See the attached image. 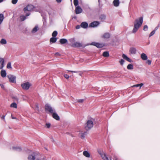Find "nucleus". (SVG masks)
I'll return each instance as SVG.
<instances>
[{
	"mask_svg": "<svg viewBox=\"0 0 160 160\" xmlns=\"http://www.w3.org/2000/svg\"><path fill=\"white\" fill-rule=\"evenodd\" d=\"M143 21V18L141 17L138 19L135 20L134 23V26L132 31L133 33H135L138 30L139 28L141 26Z\"/></svg>",
	"mask_w": 160,
	"mask_h": 160,
	"instance_id": "f257e3e1",
	"label": "nucleus"
},
{
	"mask_svg": "<svg viewBox=\"0 0 160 160\" xmlns=\"http://www.w3.org/2000/svg\"><path fill=\"white\" fill-rule=\"evenodd\" d=\"M98 152L99 154L101 155L102 159L104 160H112L111 157L108 158L107 157L106 154L103 152V151L101 150H98Z\"/></svg>",
	"mask_w": 160,
	"mask_h": 160,
	"instance_id": "f03ea898",
	"label": "nucleus"
},
{
	"mask_svg": "<svg viewBox=\"0 0 160 160\" xmlns=\"http://www.w3.org/2000/svg\"><path fill=\"white\" fill-rule=\"evenodd\" d=\"M93 122L91 120H89L87 121L86 125L85 126V129L88 130L91 129L93 126Z\"/></svg>",
	"mask_w": 160,
	"mask_h": 160,
	"instance_id": "7ed1b4c3",
	"label": "nucleus"
},
{
	"mask_svg": "<svg viewBox=\"0 0 160 160\" xmlns=\"http://www.w3.org/2000/svg\"><path fill=\"white\" fill-rule=\"evenodd\" d=\"M45 111L47 112L52 113L53 112H55V110L53 109L52 107L49 104H46L45 106Z\"/></svg>",
	"mask_w": 160,
	"mask_h": 160,
	"instance_id": "20e7f679",
	"label": "nucleus"
},
{
	"mask_svg": "<svg viewBox=\"0 0 160 160\" xmlns=\"http://www.w3.org/2000/svg\"><path fill=\"white\" fill-rule=\"evenodd\" d=\"M31 85L28 82H27L22 83L21 85L22 88L24 90H27L29 89Z\"/></svg>",
	"mask_w": 160,
	"mask_h": 160,
	"instance_id": "39448f33",
	"label": "nucleus"
},
{
	"mask_svg": "<svg viewBox=\"0 0 160 160\" xmlns=\"http://www.w3.org/2000/svg\"><path fill=\"white\" fill-rule=\"evenodd\" d=\"M7 77L8 78L10 82L15 83L16 82V77L15 76L12 75H8Z\"/></svg>",
	"mask_w": 160,
	"mask_h": 160,
	"instance_id": "423d86ee",
	"label": "nucleus"
},
{
	"mask_svg": "<svg viewBox=\"0 0 160 160\" xmlns=\"http://www.w3.org/2000/svg\"><path fill=\"white\" fill-rule=\"evenodd\" d=\"M34 8V6L32 5H28L27 6L24 8L23 10L25 12L27 11H31Z\"/></svg>",
	"mask_w": 160,
	"mask_h": 160,
	"instance_id": "0eeeda50",
	"label": "nucleus"
},
{
	"mask_svg": "<svg viewBox=\"0 0 160 160\" xmlns=\"http://www.w3.org/2000/svg\"><path fill=\"white\" fill-rule=\"evenodd\" d=\"M91 45H93L96 46L98 48H101L104 46V44L103 43H100L98 42H92L91 44Z\"/></svg>",
	"mask_w": 160,
	"mask_h": 160,
	"instance_id": "6e6552de",
	"label": "nucleus"
},
{
	"mask_svg": "<svg viewBox=\"0 0 160 160\" xmlns=\"http://www.w3.org/2000/svg\"><path fill=\"white\" fill-rule=\"evenodd\" d=\"M100 23L98 21H94L92 22L89 25V27H95L98 26Z\"/></svg>",
	"mask_w": 160,
	"mask_h": 160,
	"instance_id": "1a4fd4ad",
	"label": "nucleus"
},
{
	"mask_svg": "<svg viewBox=\"0 0 160 160\" xmlns=\"http://www.w3.org/2000/svg\"><path fill=\"white\" fill-rule=\"evenodd\" d=\"M5 66L4 59L3 58H0V69H2Z\"/></svg>",
	"mask_w": 160,
	"mask_h": 160,
	"instance_id": "9d476101",
	"label": "nucleus"
},
{
	"mask_svg": "<svg viewBox=\"0 0 160 160\" xmlns=\"http://www.w3.org/2000/svg\"><path fill=\"white\" fill-rule=\"evenodd\" d=\"M82 9L79 6H77L76 7L75 12L76 14H78L81 13L82 12Z\"/></svg>",
	"mask_w": 160,
	"mask_h": 160,
	"instance_id": "9b49d317",
	"label": "nucleus"
},
{
	"mask_svg": "<svg viewBox=\"0 0 160 160\" xmlns=\"http://www.w3.org/2000/svg\"><path fill=\"white\" fill-rule=\"evenodd\" d=\"M72 46L73 47H82L83 45L80 42H75L72 45Z\"/></svg>",
	"mask_w": 160,
	"mask_h": 160,
	"instance_id": "f8f14e48",
	"label": "nucleus"
},
{
	"mask_svg": "<svg viewBox=\"0 0 160 160\" xmlns=\"http://www.w3.org/2000/svg\"><path fill=\"white\" fill-rule=\"evenodd\" d=\"M110 37V34L109 32H106L104 34L102 37L105 39H108Z\"/></svg>",
	"mask_w": 160,
	"mask_h": 160,
	"instance_id": "ddd939ff",
	"label": "nucleus"
},
{
	"mask_svg": "<svg viewBox=\"0 0 160 160\" xmlns=\"http://www.w3.org/2000/svg\"><path fill=\"white\" fill-rule=\"evenodd\" d=\"M80 26L81 27L83 28H86L88 26V24L86 22H84L81 23Z\"/></svg>",
	"mask_w": 160,
	"mask_h": 160,
	"instance_id": "4468645a",
	"label": "nucleus"
},
{
	"mask_svg": "<svg viewBox=\"0 0 160 160\" xmlns=\"http://www.w3.org/2000/svg\"><path fill=\"white\" fill-rule=\"evenodd\" d=\"M52 114V116L54 118L57 120H59L60 119L59 117L55 112H53Z\"/></svg>",
	"mask_w": 160,
	"mask_h": 160,
	"instance_id": "2eb2a0df",
	"label": "nucleus"
},
{
	"mask_svg": "<svg viewBox=\"0 0 160 160\" xmlns=\"http://www.w3.org/2000/svg\"><path fill=\"white\" fill-rule=\"evenodd\" d=\"M129 51L131 54H136L137 50L135 48L132 47L130 48Z\"/></svg>",
	"mask_w": 160,
	"mask_h": 160,
	"instance_id": "dca6fc26",
	"label": "nucleus"
},
{
	"mask_svg": "<svg viewBox=\"0 0 160 160\" xmlns=\"http://www.w3.org/2000/svg\"><path fill=\"white\" fill-rule=\"evenodd\" d=\"M122 57L123 59H125L128 61L129 62H132V60L130 58H128L126 55L124 54H123L122 55Z\"/></svg>",
	"mask_w": 160,
	"mask_h": 160,
	"instance_id": "f3484780",
	"label": "nucleus"
},
{
	"mask_svg": "<svg viewBox=\"0 0 160 160\" xmlns=\"http://www.w3.org/2000/svg\"><path fill=\"white\" fill-rule=\"evenodd\" d=\"M141 57L142 59L143 60H147L148 57L144 53H142L141 55Z\"/></svg>",
	"mask_w": 160,
	"mask_h": 160,
	"instance_id": "a211bd4d",
	"label": "nucleus"
},
{
	"mask_svg": "<svg viewBox=\"0 0 160 160\" xmlns=\"http://www.w3.org/2000/svg\"><path fill=\"white\" fill-rule=\"evenodd\" d=\"M60 43L62 44H64L68 42V40L65 38L61 39L59 40Z\"/></svg>",
	"mask_w": 160,
	"mask_h": 160,
	"instance_id": "6ab92c4d",
	"label": "nucleus"
},
{
	"mask_svg": "<svg viewBox=\"0 0 160 160\" xmlns=\"http://www.w3.org/2000/svg\"><path fill=\"white\" fill-rule=\"evenodd\" d=\"M0 74L1 76L3 78L5 77L6 76L7 74L6 71L4 70H3L1 71L0 72Z\"/></svg>",
	"mask_w": 160,
	"mask_h": 160,
	"instance_id": "aec40b11",
	"label": "nucleus"
},
{
	"mask_svg": "<svg viewBox=\"0 0 160 160\" xmlns=\"http://www.w3.org/2000/svg\"><path fill=\"white\" fill-rule=\"evenodd\" d=\"M113 2L115 7L118 6L120 3L119 0H114Z\"/></svg>",
	"mask_w": 160,
	"mask_h": 160,
	"instance_id": "412c9836",
	"label": "nucleus"
},
{
	"mask_svg": "<svg viewBox=\"0 0 160 160\" xmlns=\"http://www.w3.org/2000/svg\"><path fill=\"white\" fill-rule=\"evenodd\" d=\"M83 155L87 158H89L90 157V154L87 151H84L83 153Z\"/></svg>",
	"mask_w": 160,
	"mask_h": 160,
	"instance_id": "4be33fe9",
	"label": "nucleus"
},
{
	"mask_svg": "<svg viewBox=\"0 0 160 160\" xmlns=\"http://www.w3.org/2000/svg\"><path fill=\"white\" fill-rule=\"evenodd\" d=\"M38 26L36 25L34 28L32 29L31 32L32 33H35L38 31Z\"/></svg>",
	"mask_w": 160,
	"mask_h": 160,
	"instance_id": "5701e85b",
	"label": "nucleus"
},
{
	"mask_svg": "<svg viewBox=\"0 0 160 160\" xmlns=\"http://www.w3.org/2000/svg\"><path fill=\"white\" fill-rule=\"evenodd\" d=\"M12 148L14 150L18 152L21 151L22 150L21 148L19 147H13Z\"/></svg>",
	"mask_w": 160,
	"mask_h": 160,
	"instance_id": "b1692460",
	"label": "nucleus"
},
{
	"mask_svg": "<svg viewBox=\"0 0 160 160\" xmlns=\"http://www.w3.org/2000/svg\"><path fill=\"white\" fill-rule=\"evenodd\" d=\"M57 40V39L56 38L52 37L50 39V42L54 43L55 42H56Z\"/></svg>",
	"mask_w": 160,
	"mask_h": 160,
	"instance_id": "393cba45",
	"label": "nucleus"
},
{
	"mask_svg": "<svg viewBox=\"0 0 160 160\" xmlns=\"http://www.w3.org/2000/svg\"><path fill=\"white\" fill-rule=\"evenodd\" d=\"M106 16L104 14H102L100 16L99 18L102 21H103L106 19Z\"/></svg>",
	"mask_w": 160,
	"mask_h": 160,
	"instance_id": "a878e982",
	"label": "nucleus"
},
{
	"mask_svg": "<svg viewBox=\"0 0 160 160\" xmlns=\"http://www.w3.org/2000/svg\"><path fill=\"white\" fill-rule=\"evenodd\" d=\"M102 55L105 57H107L109 56V53L108 52L105 51L103 52Z\"/></svg>",
	"mask_w": 160,
	"mask_h": 160,
	"instance_id": "bb28decb",
	"label": "nucleus"
},
{
	"mask_svg": "<svg viewBox=\"0 0 160 160\" xmlns=\"http://www.w3.org/2000/svg\"><path fill=\"white\" fill-rule=\"evenodd\" d=\"M127 68L128 70H132L133 69V65L132 64H129L127 67Z\"/></svg>",
	"mask_w": 160,
	"mask_h": 160,
	"instance_id": "cd10ccee",
	"label": "nucleus"
},
{
	"mask_svg": "<svg viewBox=\"0 0 160 160\" xmlns=\"http://www.w3.org/2000/svg\"><path fill=\"white\" fill-rule=\"evenodd\" d=\"M20 19L21 21H23L26 19V16L24 15H21L20 17Z\"/></svg>",
	"mask_w": 160,
	"mask_h": 160,
	"instance_id": "c85d7f7f",
	"label": "nucleus"
},
{
	"mask_svg": "<svg viewBox=\"0 0 160 160\" xmlns=\"http://www.w3.org/2000/svg\"><path fill=\"white\" fill-rule=\"evenodd\" d=\"M87 133V132H84L82 133L81 135V138L82 139H84L85 137V136Z\"/></svg>",
	"mask_w": 160,
	"mask_h": 160,
	"instance_id": "c756f323",
	"label": "nucleus"
},
{
	"mask_svg": "<svg viewBox=\"0 0 160 160\" xmlns=\"http://www.w3.org/2000/svg\"><path fill=\"white\" fill-rule=\"evenodd\" d=\"M4 19V16L2 14H0V24L1 23Z\"/></svg>",
	"mask_w": 160,
	"mask_h": 160,
	"instance_id": "7c9ffc66",
	"label": "nucleus"
},
{
	"mask_svg": "<svg viewBox=\"0 0 160 160\" xmlns=\"http://www.w3.org/2000/svg\"><path fill=\"white\" fill-rule=\"evenodd\" d=\"M7 68L8 69L12 68V67L11 66V63L10 62H9L8 63L7 65Z\"/></svg>",
	"mask_w": 160,
	"mask_h": 160,
	"instance_id": "2f4dec72",
	"label": "nucleus"
},
{
	"mask_svg": "<svg viewBox=\"0 0 160 160\" xmlns=\"http://www.w3.org/2000/svg\"><path fill=\"white\" fill-rule=\"evenodd\" d=\"M143 84L142 83H141L140 84L134 85H133V86L132 87H140L139 88L140 89L141 88V87L142 86Z\"/></svg>",
	"mask_w": 160,
	"mask_h": 160,
	"instance_id": "473e14b6",
	"label": "nucleus"
},
{
	"mask_svg": "<svg viewBox=\"0 0 160 160\" xmlns=\"http://www.w3.org/2000/svg\"><path fill=\"white\" fill-rule=\"evenodd\" d=\"M10 107L16 108H17V105L16 103L13 102L11 104Z\"/></svg>",
	"mask_w": 160,
	"mask_h": 160,
	"instance_id": "72a5a7b5",
	"label": "nucleus"
},
{
	"mask_svg": "<svg viewBox=\"0 0 160 160\" xmlns=\"http://www.w3.org/2000/svg\"><path fill=\"white\" fill-rule=\"evenodd\" d=\"M0 43L2 44H6L7 43V41L5 39L2 38L1 40Z\"/></svg>",
	"mask_w": 160,
	"mask_h": 160,
	"instance_id": "f704fd0d",
	"label": "nucleus"
},
{
	"mask_svg": "<svg viewBox=\"0 0 160 160\" xmlns=\"http://www.w3.org/2000/svg\"><path fill=\"white\" fill-rule=\"evenodd\" d=\"M58 34V32L56 31H54L52 34V36L53 37H55L57 36Z\"/></svg>",
	"mask_w": 160,
	"mask_h": 160,
	"instance_id": "c9c22d12",
	"label": "nucleus"
},
{
	"mask_svg": "<svg viewBox=\"0 0 160 160\" xmlns=\"http://www.w3.org/2000/svg\"><path fill=\"white\" fill-rule=\"evenodd\" d=\"M74 4L75 6H77L78 4V0H74Z\"/></svg>",
	"mask_w": 160,
	"mask_h": 160,
	"instance_id": "e433bc0d",
	"label": "nucleus"
},
{
	"mask_svg": "<svg viewBox=\"0 0 160 160\" xmlns=\"http://www.w3.org/2000/svg\"><path fill=\"white\" fill-rule=\"evenodd\" d=\"M155 30H153L152 31L150 34H149V37H150L152 36V35H153L155 33Z\"/></svg>",
	"mask_w": 160,
	"mask_h": 160,
	"instance_id": "4c0bfd02",
	"label": "nucleus"
},
{
	"mask_svg": "<svg viewBox=\"0 0 160 160\" xmlns=\"http://www.w3.org/2000/svg\"><path fill=\"white\" fill-rule=\"evenodd\" d=\"M124 62V60L122 59H121L119 61V62L120 63L121 65H122L123 64Z\"/></svg>",
	"mask_w": 160,
	"mask_h": 160,
	"instance_id": "58836bf2",
	"label": "nucleus"
},
{
	"mask_svg": "<svg viewBox=\"0 0 160 160\" xmlns=\"http://www.w3.org/2000/svg\"><path fill=\"white\" fill-rule=\"evenodd\" d=\"M148 26L147 25H145L143 27V30L144 31H146L148 30Z\"/></svg>",
	"mask_w": 160,
	"mask_h": 160,
	"instance_id": "ea45409f",
	"label": "nucleus"
},
{
	"mask_svg": "<svg viewBox=\"0 0 160 160\" xmlns=\"http://www.w3.org/2000/svg\"><path fill=\"white\" fill-rule=\"evenodd\" d=\"M18 0H12V3L13 4H16L18 2Z\"/></svg>",
	"mask_w": 160,
	"mask_h": 160,
	"instance_id": "a19ab883",
	"label": "nucleus"
},
{
	"mask_svg": "<svg viewBox=\"0 0 160 160\" xmlns=\"http://www.w3.org/2000/svg\"><path fill=\"white\" fill-rule=\"evenodd\" d=\"M146 63L148 64V65H150L151 63V61L150 60H147Z\"/></svg>",
	"mask_w": 160,
	"mask_h": 160,
	"instance_id": "79ce46f5",
	"label": "nucleus"
},
{
	"mask_svg": "<svg viewBox=\"0 0 160 160\" xmlns=\"http://www.w3.org/2000/svg\"><path fill=\"white\" fill-rule=\"evenodd\" d=\"M64 76L67 79H68L69 77V76L67 74H64Z\"/></svg>",
	"mask_w": 160,
	"mask_h": 160,
	"instance_id": "37998d69",
	"label": "nucleus"
},
{
	"mask_svg": "<svg viewBox=\"0 0 160 160\" xmlns=\"http://www.w3.org/2000/svg\"><path fill=\"white\" fill-rule=\"evenodd\" d=\"M78 102L79 103H82L84 101V99H80L77 100Z\"/></svg>",
	"mask_w": 160,
	"mask_h": 160,
	"instance_id": "c03bdc74",
	"label": "nucleus"
},
{
	"mask_svg": "<svg viewBox=\"0 0 160 160\" xmlns=\"http://www.w3.org/2000/svg\"><path fill=\"white\" fill-rule=\"evenodd\" d=\"M51 124L50 123H47L46 126L48 128H49L50 127Z\"/></svg>",
	"mask_w": 160,
	"mask_h": 160,
	"instance_id": "a18cd8bd",
	"label": "nucleus"
},
{
	"mask_svg": "<svg viewBox=\"0 0 160 160\" xmlns=\"http://www.w3.org/2000/svg\"><path fill=\"white\" fill-rule=\"evenodd\" d=\"M114 160H120L117 157L116 155H114Z\"/></svg>",
	"mask_w": 160,
	"mask_h": 160,
	"instance_id": "49530a36",
	"label": "nucleus"
},
{
	"mask_svg": "<svg viewBox=\"0 0 160 160\" xmlns=\"http://www.w3.org/2000/svg\"><path fill=\"white\" fill-rule=\"evenodd\" d=\"M68 72H74V73H78V72H80V71H70V70H68Z\"/></svg>",
	"mask_w": 160,
	"mask_h": 160,
	"instance_id": "de8ad7c7",
	"label": "nucleus"
},
{
	"mask_svg": "<svg viewBox=\"0 0 160 160\" xmlns=\"http://www.w3.org/2000/svg\"><path fill=\"white\" fill-rule=\"evenodd\" d=\"M159 27V24H158V25L156 27L154 30H155V31H156L158 28Z\"/></svg>",
	"mask_w": 160,
	"mask_h": 160,
	"instance_id": "09e8293b",
	"label": "nucleus"
},
{
	"mask_svg": "<svg viewBox=\"0 0 160 160\" xmlns=\"http://www.w3.org/2000/svg\"><path fill=\"white\" fill-rule=\"evenodd\" d=\"M80 27H81L80 25H78L76 26V29H79L80 28Z\"/></svg>",
	"mask_w": 160,
	"mask_h": 160,
	"instance_id": "8fccbe9b",
	"label": "nucleus"
},
{
	"mask_svg": "<svg viewBox=\"0 0 160 160\" xmlns=\"http://www.w3.org/2000/svg\"><path fill=\"white\" fill-rule=\"evenodd\" d=\"M62 0H56V1L58 3H60Z\"/></svg>",
	"mask_w": 160,
	"mask_h": 160,
	"instance_id": "3c124183",
	"label": "nucleus"
},
{
	"mask_svg": "<svg viewBox=\"0 0 160 160\" xmlns=\"http://www.w3.org/2000/svg\"><path fill=\"white\" fill-rule=\"evenodd\" d=\"M5 115H3L2 117H1V118L2 119H3L4 120L5 119Z\"/></svg>",
	"mask_w": 160,
	"mask_h": 160,
	"instance_id": "603ef678",
	"label": "nucleus"
},
{
	"mask_svg": "<svg viewBox=\"0 0 160 160\" xmlns=\"http://www.w3.org/2000/svg\"><path fill=\"white\" fill-rule=\"evenodd\" d=\"M30 13H27L26 14V15L25 16H26V18L29 16L30 15Z\"/></svg>",
	"mask_w": 160,
	"mask_h": 160,
	"instance_id": "864d4df0",
	"label": "nucleus"
},
{
	"mask_svg": "<svg viewBox=\"0 0 160 160\" xmlns=\"http://www.w3.org/2000/svg\"><path fill=\"white\" fill-rule=\"evenodd\" d=\"M0 85L1 86V88H2V89H4V86L3 85V84H0Z\"/></svg>",
	"mask_w": 160,
	"mask_h": 160,
	"instance_id": "5fc2aeb1",
	"label": "nucleus"
},
{
	"mask_svg": "<svg viewBox=\"0 0 160 160\" xmlns=\"http://www.w3.org/2000/svg\"><path fill=\"white\" fill-rule=\"evenodd\" d=\"M13 98L16 100V101H18V98L16 97H14Z\"/></svg>",
	"mask_w": 160,
	"mask_h": 160,
	"instance_id": "6e6d98bb",
	"label": "nucleus"
},
{
	"mask_svg": "<svg viewBox=\"0 0 160 160\" xmlns=\"http://www.w3.org/2000/svg\"><path fill=\"white\" fill-rule=\"evenodd\" d=\"M51 141L52 142H54V139H53V138H51Z\"/></svg>",
	"mask_w": 160,
	"mask_h": 160,
	"instance_id": "4d7b16f0",
	"label": "nucleus"
},
{
	"mask_svg": "<svg viewBox=\"0 0 160 160\" xmlns=\"http://www.w3.org/2000/svg\"><path fill=\"white\" fill-rule=\"evenodd\" d=\"M82 73H81V72H80V73L79 74V75L80 76H82Z\"/></svg>",
	"mask_w": 160,
	"mask_h": 160,
	"instance_id": "13d9d810",
	"label": "nucleus"
},
{
	"mask_svg": "<svg viewBox=\"0 0 160 160\" xmlns=\"http://www.w3.org/2000/svg\"><path fill=\"white\" fill-rule=\"evenodd\" d=\"M12 119H16V118H15V117H12Z\"/></svg>",
	"mask_w": 160,
	"mask_h": 160,
	"instance_id": "bf43d9fd",
	"label": "nucleus"
},
{
	"mask_svg": "<svg viewBox=\"0 0 160 160\" xmlns=\"http://www.w3.org/2000/svg\"><path fill=\"white\" fill-rule=\"evenodd\" d=\"M3 1V0H0V3L2 2Z\"/></svg>",
	"mask_w": 160,
	"mask_h": 160,
	"instance_id": "052dcab7",
	"label": "nucleus"
},
{
	"mask_svg": "<svg viewBox=\"0 0 160 160\" xmlns=\"http://www.w3.org/2000/svg\"><path fill=\"white\" fill-rule=\"evenodd\" d=\"M59 54L58 53H56L55 54L56 55H58Z\"/></svg>",
	"mask_w": 160,
	"mask_h": 160,
	"instance_id": "680f3d73",
	"label": "nucleus"
},
{
	"mask_svg": "<svg viewBox=\"0 0 160 160\" xmlns=\"http://www.w3.org/2000/svg\"><path fill=\"white\" fill-rule=\"evenodd\" d=\"M37 108H39V107H38V106L37 105Z\"/></svg>",
	"mask_w": 160,
	"mask_h": 160,
	"instance_id": "e2e57ef3",
	"label": "nucleus"
}]
</instances>
